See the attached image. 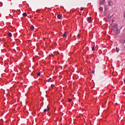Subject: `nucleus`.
Wrapping results in <instances>:
<instances>
[{
	"label": "nucleus",
	"mask_w": 125,
	"mask_h": 125,
	"mask_svg": "<svg viewBox=\"0 0 125 125\" xmlns=\"http://www.w3.org/2000/svg\"><path fill=\"white\" fill-rule=\"evenodd\" d=\"M37 75H38L39 77H40V76H41V73H40V72L37 73Z\"/></svg>",
	"instance_id": "16"
},
{
	"label": "nucleus",
	"mask_w": 125,
	"mask_h": 125,
	"mask_svg": "<svg viewBox=\"0 0 125 125\" xmlns=\"http://www.w3.org/2000/svg\"><path fill=\"white\" fill-rule=\"evenodd\" d=\"M113 28H114V30H116V29H117V28H118V26L117 25V24H115V25H114Z\"/></svg>",
	"instance_id": "8"
},
{
	"label": "nucleus",
	"mask_w": 125,
	"mask_h": 125,
	"mask_svg": "<svg viewBox=\"0 0 125 125\" xmlns=\"http://www.w3.org/2000/svg\"><path fill=\"white\" fill-rule=\"evenodd\" d=\"M7 35L9 37H12V34H11L10 32H8Z\"/></svg>",
	"instance_id": "7"
},
{
	"label": "nucleus",
	"mask_w": 125,
	"mask_h": 125,
	"mask_svg": "<svg viewBox=\"0 0 125 125\" xmlns=\"http://www.w3.org/2000/svg\"><path fill=\"white\" fill-rule=\"evenodd\" d=\"M91 17H88V22H91Z\"/></svg>",
	"instance_id": "10"
},
{
	"label": "nucleus",
	"mask_w": 125,
	"mask_h": 125,
	"mask_svg": "<svg viewBox=\"0 0 125 125\" xmlns=\"http://www.w3.org/2000/svg\"><path fill=\"white\" fill-rule=\"evenodd\" d=\"M51 87H53V86H54V84H51Z\"/></svg>",
	"instance_id": "18"
},
{
	"label": "nucleus",
	"mask_w": 125,
	"mask_h": 125,
	"mask_svg": "<svg viewBox=\"0 0 125 125\" xmlns=\"http://www.w3.org/2000/svg\"><path fill=\"white\" fill-rule=\"evenodd\" d=\"M71 101H72V100L69 99V102H71Z\"/></svg>",
	"instance_id": "20"
},
{
	"label": "nucleus",
	"mask_w": 125,
	"mask_h": 125,
	"mask_svg": "<svg viewBox=\"0 0 125 125\" xmlns=\"http://www.w3.org/2000/svg\"><path fill=\"white\" fill-rule=\"evenodd\" d=\"M77 37H78V39H80V35L78 34Z\"/></svg>",
	"instance_id": "17"
},
{
	"label": "nucleus",
	"mask_w": 125,
	"mask_h": 125,
	"mask_svg": "<svg viewBox=\"0 0 125 125\" xmlns=\"http://www.w3.org/2000/svg\"><path fill=\"white\" fill-rule=\"evenodd\" d=\"M104 3H105V0H102L100 4V5H103Z\"/></svg>",
	"instance_id": "2"
},
{
	"label": "nucleus",
	"mask_w": 125,
	"mask_h": 125,
	"mask_svg": "<svg viewBox=\"0 0 125 125\" xmlns=\"http://www.w3.org/2000/svg\"><path fill=\"white\" fill-rule=\"evenodd\" d=\"M99 10H100V11H102L103 10V7H101L99 8Z\"/></svg>",
	"instance_id": "13"
},
{
	"label": "nucleus",
	"mask_w": 125,
	"mask_h": 125,
	"mask_svg": "<svg viewBox=\"0 0 125 125\" xmlns=\"http://www.w3.org/2000/svg\"><path fill=\"white\" fill-rule=\"evenodd\" d=\"M49 111V108L47 107L46 109H44V112L45 113V112H48Z\"/></svg>",
	"instance_id": "4"
},
{
	"label": "nucleus",
	"mask_w": 125,
	"mask_h": 125,
	"mask_svg": "<svg viewBox=\"0 0 125 125\" xmlns=\"http://www.w3.org/2000/svg\"><path fill=\"white\" fill-rule=\"evenodd\" d=\"M22 16H24V17H26V16H27V14L26 13H23L22 14Z\"/></svg>",
	"instance_id": "12"
},
{
	"label": "nucleus",
	"mask_w": 125,
	"mask_h": 125,
	"mask_svg": "<svg viewBox=\"0 0 125 125\" xmlns=\"http://www.w3.org/2000/svg\"><path fill=\"white\" fill-rule=\"evenodd\" d=\"M57 17L58 19H61V15H60V14L58 15Z\"/></svg>",
	"instance_id": "9"
},
{
	"label": "nucleus",
	"mask_w": 125,
	"mask_h": 125,
	"mask_svg": "<svg viewBox=\"0 0 125 125\" xmlns=\"http://www.w3.org/2000/svg\"><path fill=\"white\" fill-rule=\"evenodd\" d=\"M116 50L117 52H119V51H120V49H119V48H118V47H116Z\"/></svg>",
	"instance_id": "11"
},
{
	"label": "nucleus",
	"mask_w": 125,
	"mask_h": 125,
	"mask_svg": "<svg viewBox=\"0 0 125 125\" xmlns=\"http://www.w3.org/2000/svg\"><path fill=\"white\" fill-rule=\"evenodd\" d=\"M62 37H63L64 38L67 37V33L66 32H64L62 35Z\"/></svg>",
	"instance_id": "6"
},
{
	"label": "nucleus",
	"mask_w": 125,
	"mask_h": 125,
	"mask_svg": "<svg viewBox=\"0 0 125 125\" xmlns=\"http://www.w3.org/2000/svg\"><path fill=\"white\" fill-rule=\"evenodd\" d=\"M34 29H35V27L34 26V25L30 26V29L31 30V31L34 30Z\"/></svg>",
	"instance_id": "5"
},
{
	"label": "nucleus",
	"mask_w": 125,
	"mask_h": 125,
	"mask_svg": "<svg viewBox=\"0 0 125 125\" xmlns=\"http://www.w3.org/2000/svg\"><path fill=\"white\" fill-rule=\"evenodd\" d=\"M0 3L2 4L0 6H2V2H0Z\"/></svg>",
	"instance_id": "22"
},
{
	"label": "nucleus",
	"mask_w": 125,
	"mask_h": 125,
	"mask_svg": "<svg viewBox=\"0 0 125 125\" xmlns=\"http://www.w3.org/2000/svg\"><path fill=\"white\" fill-rule=\"evenodd\" d=\"M95 47L94 46H93V47L92 48V50H95Z\"/></svg>",
	"instance_id": "15"
},
{
	"label": "nucleus",
	"mask_w": 125,
	"mask_h": 125,
	"mask_svg": "<svg viewBox=\"0 0 125 125\" xmlns=\"http://www.w3.org/2000/svg\"><path fill=\"white\" fill-rule=\"evenodd\" d=\"M114 31L116 36H118L120 33H121V31L119 30V28H117L116 29L112 30V32Z\"/></svg>",
	"instance_id": "1"
},
{
	"label": "nucleus",
	"mask_w": 125,
	"mask_h": 125,
	"mask_svg": "<svg viewBox=\"0 0 125 125\" xmlns=\"http://www.w3.org/2000/svg\"><path fill=\"white\" fill-rule=\"evenodd\" d=\"M92 74H94V73H95L94 71H93L92 72Z\"/></svg>",
	"instance_id": "21"
},
{
	"label": "nucleus",
	"mask_w": 125,
	"mask_h": 125,
	"mask_svg": "<svg viewBox=\"0 0 125 125\" xmlns=\"http://www.w3.org/2000/svg\"><path fill=\"white\" fill-rule=\"evenodd\" d=\"M52 78H50L48 80L47 82H48V83H49L50 82V81H51Z\"/></svg>",
	"instance_id": "14"
},
{
	"label": "nucleus",
	"mask_w": 125,
	"mask_h": 125,
	"mask_svg": "<svg viewBox=\"0 0 125 125\" xmlns=\"http://www.w3.org/2000/svg\"><path fill=\"white\" fill-rule=\"evenodd\" d=\"M51 56H54L53 54H51Z\"/></svg>",
	"instance_id": "23"
},
{
	"label": "nucleus",
	"mask_w": 125,
	"mask_h": 125,
	"mask_svg": "<svg viewBox=\"0 0 125 125\" xmlns=\"http://www.w3.org/2000/svg\"><path fill=\"white\" fill-rule=\"evenodd\" d=\"M108 5L112 6L113 5V2H112V1H111L110 0H109L108 1Z\"/></svg>",
	"instance_id": "3"
},
{
	"label": "nucleus",
	"mask_w": 125,
	"mask_h": 125,
	"mask_svg": "<svg viewBox=\"0 0 125 125\" xmlns=\"http://www.w3.org/2000/svg\"><path fill=\"white\" fill-rule=\"evenodd\" d=\"M80 10H81V11L83 10V8H81V9H80Z\"/></svg>",
	"instance_id": "19"
}]
</instances>
